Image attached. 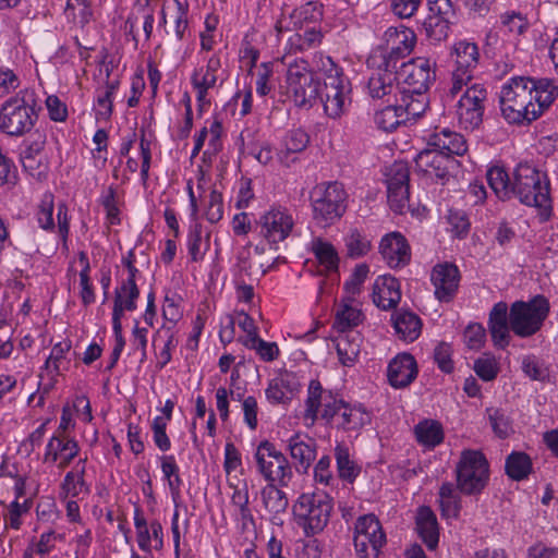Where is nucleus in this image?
Masks as SVG:
<instances>
[{"label":"nucleus","instance_id":"f257e3e1","mask_svg":"<svg viewBox=\"0 0 558 558\" xmlns=\"http://www.w3.org/2000/svg\"><path fill=\"white\" fill-rule=\"evenodd\" d=\"M558 97L554 80L514 77L500 92L499 102L502 117L510 124H530Z\"/></svg>","mask_w":558,"mask_h":558},{"label":"nucleus","instance_id":"f03ea898","mask_svg":"<svg viewBox=\"0 0 558 558\" xmlns=\"http://www.w3.org/2000/svg\"><path fill=\"white\" fill-rule=\"evenodd\" d=\"M512 196L526 206L538 208L543 221L550 218L553 207L549 196V181L546 173L541 172L534 166L527 162L518 165L511 184Z\"/></svg>","mask_w":558,"mask_h":558},{"label":"nucleus","instance_id":"7ed1b4c3","mask_svg":"<svg viewBox=\"0 0 558 558\" xmlns=\"http://www.w3.org/2000/svg\"><path fill=\"white\" fill-rule=\"evenodd\" d=\"M404 87L400 88V96L408 99L405 109L413 110V114H423L428 107L427 90L435 80L432 62L426 58H416L401 65Z\"/></svg>","mask_w":558,"mask_h":558},{"label":"nucleus","instance_id":"20e7f679","mask_svg":"<svg viewBox=\"0 0 558 558\" xmlns=\"http://www.w3.org/2000/svg\"><path fill=\"white\" fill-rule=\"evenodd\" d=\"M332 510V498L326 490H311L301 494L293 506L298 524L307 537L322 532Z\"/></svg>","mask_w":558,"mask_h":558},{"label":"nucleus","instance_id":"39448f33","mask_svg":"<svg viewBox=\"0 0 558 558\" xmlns=\"http://www.w3.org/2000/svg\"><path fill=\"white\" fill-rule=\"evenodd\" d=\"M286 84L288 97L299 108L310 109L320 99V81L304 59L288 65Z\"/></svg>","mask_w":558,"mask_h":558},{"label":"nucleus","instance_id":"423d86ee","mask_svg":"<svg viewBox=\"0 0 558 558\" xmlns=\"http://www.w3.org/2000/svg\"><path fill=\"white\" fill-rule=\"evenodd\" d=\"M347 192L339 182L320 183L312 192L313 219L323 227L338 221L347 210Z\"/></svg>","mask_w":558,"mask_h":558},{"label":"nucleus","instance_id":"0eeeda50","mask_svg":"<svg viewBox=\"0 0 558 558\" xmlns=\"http://www.w3.org/2000/svg\"><path fill=\"white\" fill-rule=\"evenodd\" d=\"M324 72V92L320 100L325 112L330 118H339L343 112L347 100L350 101L351 83L344 75L343 69L336 64L330 57L322 61Z\"/></svg>","mask_w":558,"mask_h":558},{"label":"nucleus","instance_id":"6e6552de","mask_svg":"<svg viewBox=\"0 0 558 558\" xmlns=\"http://www.w3.org/2000/svg\"><path fill=\"white\" fill-rule=\"evenodd\" d=\"M549 308V302L543 295H536L527 302H514L509 313L511 330L521 338L535 335L547 318Z\"/></svg>","mask_w":558,"mask_h":558},{"label":"nucleus","instance_id":"1a4fd4ad","mask_svg":"<svg viewBox=\"0 0 558 558\" xmlns=\"http://www.w3.org/2000/svg\"><path fill=\"white\" fill-rule=\"evenodd\" d=\"M38 116L23 97H11L0 109V131L9 136H22L33 129Z\"/></svg>","mask_w":558,"mask_h":558},{"label":"nucleus","instance_id":"9d476101","mask_svg":"<svg viewBox=\"0 0 558 558\" xmlns=\"http://www.w3.org/2000/svg\"><path fill=\"white\" fill-rule=\"evenodd\" d=\"M259 472L269 482L270 488L276 485L288 486L292 470L284 454L277 450L268 440L262 441L255 453Z\"/></svg>","mask_w":558,"mask_h":558},{"label":"nucleus","instance_id":"9b49d317","mask_svg":"<svg viewBox=\"0 0 558 558\" xmlns=\"http://www.w3.org/2000/svg\"><path fill=\"white\" fill-rule=\"evenodd\" d=\"M458 488H485L489 481V464L480 450L466 449L461 452L457 465Z\"/></svg>","mask_w":558,"mask_h":558},{"label":"nucleus","instance_id":"f8f14e48","mask_svg":"<svg viewBox=\"0 0 558 558\" xmlns=\"http://www.w3.org/2000/svg\"><path fill=\"white\" fill-rule=\"evenodd\" d=\"M386 535L374 514L360 517L355 523L354 547L360 558H377Z\"/></svg>","mask_w":558,"mask_h":558},{"label":"nucleus","instance_id":"ddd939ff","mask_svg":"<svg viewBox=\"0 0 558 558\" xmlns=\"http://www.w3.org/2000/svg\"><path fill=\"white\" fill-rule=\"evenodd\" d=\"M487 90L481 84L468 87L457 105V117L464 130H474L483 122Z\"/></svg>","mask_w":558,"mask_h":558},{"label":"nucleus","instance_id":"4468645a","mask_svg":"<svg viewBox=\"0 0 558 558\" xmlns=\"http://www.w3.org/2000/svg\"><path fill=\"white\" fill-rule=\"evenodd\" d=\"M410 170L405 162H395L387 173V197L390 208L402 214L409 205Z\"/></svg>","mask_w":558,"mask_h":558},{"label":"nucleus","instance_id":"2eb2a0df","mask_svg":"<svg viewBox=\"0 0 558 558\" xmlns=\"http://www.w3.org/2000/svg\"><path fill=\"white\" fill-rule=\"evenodd\" d=\"M293 226L294 221L286 210L270 209L256 221L255 229L269 244H277L289 236Z\"/></svg>","mask_w":558,"mask_h":558},{"label":"nucleus","instance_id":"dca6fc26","mask_svg":"<svg viewBox=\"0 0 558 558\" xmlns=\"http://www.w3.org/2000/svg\"><path fill=\"white\" fill-rule=\"evenodd\" d=\"M367 63L369 66H376L367 82L369 96L373 99L386 98V102H390L391 97L398 98L397 90L400 93L398 72L378 64L375 57L368 59Z\"/></svg>","mask_w":558,"mask_h":558},{"label":"nucleus","instance_id":"f3484780","mask_svg":"<svg viewBox=\"0 0 558 558\" xmlns=\"http://www.w3.org/2000/svg\"><path fill=\"white\" fill-rule=\"evenodd\" d=\"M379 253L390 268H401L411 262V247L405 236L398 231L384 235L379 243Z\"/></svg>","mask_w":558,"mask_h":558},{"label":"nucleus","instance_id":"a211bd4d","mask_svg":"<svg viewBox=\"0 0 558 558\" xmlns=\"http://www.w3.org/2000/svg\"><path fill=\"white\" fill-rule=\"evenodd\" d=\"M430 280L435 287V296L440 302H450L459 288L460 271L451 263L437 264L434 266Z\"/></svg>","mask_w":558,"mask_h":558},{"label":"nucleus","instance_id":"6ab92c4d","mask_svg":"<svg viewBox=\"0 0 558 558\" xmlns=\"http://www.w3.org/2000/svg\"><path fill=\"white\" fill-rule=\"evenodd\" d=\"M134 526L140 549L150 554L153 549L159 551L163 548V531L160 522L154 520L148 523L140 508H135L134 511Z\"/></svg>","mask_w":558,"mask_h":558},{"label":"nucleus","instance_id":"aec40b11","mask_svg":"<svg viewBox=\"0 0 558 558\" xmlns=\"http://www.w3.org/2000/svg\"><path fill=\"white\" fill-rule=\"evenodd\" d=\"M404 104H408V99L399 96L396 98L395 104H390L386 106L380 111L375 114V123L376 125L386 132H391L396 130L401 123H407L409 121H414L421 118L423 114H413V110L404 108Z\"/></svg>","mask_w":558,"mask_h":558},{"label":"nucleus","instance_id":"412c9836","mask_svg":"<svg viewBox=\"0 0 558 558\" xmlns=\"http://www.w3.org/2000/svg\"><path fill=\"white\" fill-rule=\"evenodd\" d=\"M454 159L433 147L422 150L415 158V166L430 179L444 180L449 175V168Z\"/></svg>","mask_w":558,"mask_h":558},{"label":"nucleus","instance_id":"4be33fe9","mask_svg":"<svg viewBox=\"0 0 558 558\" xmlns=\"http://www.w3.org/2000/svg\"><path fill=\"white\" fill-rule=\"evenodd\" d=\"M300 388L296 375L284 371L269 381L265 393L271 404H286L294 398Z\"/></svg>","mask_w":558,"mask_h":558},{"label":"nucleus","instance_id":"5701e85b","mask_svg":"<svg viewBox=\"0 0 558 558\" xmlns=\"http://www.w3.org/2000/svg\"><path fill=\"white\" fill-rule=\"evenodd\" d=\"M417 364L410 353L398 354L388 365L389 384L395 388L408 387L417 376Z\"/></svg>","mask_w":558,"mask_h":558},{"label":"nucleus","instance_id":"b1692460","mask_svg":"<svg viewBox=\"0 0 558 558\" xmlns=\"http://www.w3.org/2000/svg\"><path fill=\"white\" fill-rule=\"evenodd\" d=\"M140 289L133 279H124L114 291L112 323H121L124 312L136 310Z\"/></svg>","mask_w":558,"mask_h":558},{"label":"nucleus","instance_id":"393cba45","mask_svg":"<svg viewBox=\"0 0 558 558\" xmlns=\"http://www.w3.org/2000/svg\"><path fill=\"white\" fill-rule=\"evenodd\" d=\"M401 300L400 282L397 278L385 275L374 283L373 302L381 310L395 308Z\"/></svg>","mask_w":558,"mask_h":558},{"label":"nucleus","instance_id":"a878e982","mask_svg":"<svg viewBox=\"0 0 558 558\" xmlns=\"http://www.w3.org/2000/svg\"><path fill=\"white\" fill-rule=\"evenodd\" d=\"M78 453L77 442L66 435L56 434L48 442L45 462L59 461L60 466L68 465Z\"/></svg>","mask_w":558,"mask_h":558},{"label":"nucleus","instance_id":"bb28decb","mask_svg":"<svg viewBox=\"0 0 558 558\" xmlns=\"http://www.w3.org/2000/svg\"><path fill=\"white\" fill-rule=\"evenodd\" d=\"M428 146L449 157L453 155L462 156L468 151L463 135L449 129H441L439 132L436 131L429 135Z\"/></svg>","mask_w":558,"mask_h":558},{"label":"nucleus","instance_id":"cd10ccee","mask_svg":"<svg viewBox=\"0 0 558 558\" xmlns=\"http://www.w3.org/2000/svg\"><path fill=\"white\" fill-rule=\"evenodd\" d=\"M288 449L291 458L295 461L296 470L306 473L316 457L315 440L295 434L289 439Z\"/></svg>","mask_w":558,"mask_h":558},{"label":"nucleus","instance_id":"c85d7f7f","mask_svg":"<svg viewBox=\"0 0 558 558\" xmlns=\"http://www.w3.org/2000/svg\"><path fill=\"white\" fill-rule=\"evenodd\" d=\"M416 530L428 549H436L439 542V530L436 515L429 507L422 506L418 508L416 514Z\"/></svg>","mask_w":558,"mask_h":558},{"label":"nucleus","instance_id":"c756f323","mask_svg":"<svg viewBox=\"0 0 558 558\" xmlns=\"http://www.w3.org/2000/svg\"><path fill=\"white\" fill-rule=\"evenodd\" d=\"M396 333L400 339L413 342L418 338L422 330L421 318L407 310H398L391 316Z\"/></svg>","mask_w":558,"mask_h":558},{"label":"nucleus","instance_id":"7c9ffc66","mask_svg":"<svg viewBox=\"0 0 558 558\" xmlns=\"http://www.w3.org/2000/svg\"><path fill=\"white\" fill-rule=\"evenodd\" d=\"M456 68L454 70L471 74L478 64V48L474 43L459 41L454 45Z\"/></svg>","mask_w":558,"mask_h":558},{"label":"nucleus","instance_id":"2f4dec72","mask_svg":"<svg viewBox=\"0 0 558 558\" xmlns=\"http://www.w3.org/2000/svg\"><path fill=\"white\" fill-rule=\"evenodd\" d=\"M293 27L302 29L307 25H319L323 20V4L308 1L290 13Z\"/></svg>","mask_w":558,"mask_h":558},{"label":"nucleus","instance_id":"473e14b6","mask_svg":"<svg viewBox=\"0 0 558 558\" xmlns=\"http://www.w3.org/2000/svg\"><path fill=\"white\" fill-rule=\"evenodd\" d=\"M312 252L319 266L324 267L322 274L337 271L339 267V255L335 246L322 238L312 241Z\"/></svg>","mask_w":558,"mask_h":558},{"label":"nucleus","instance_id":"72a5a7b5","mask_svg":"<svg viewBox=\"0 0 558 558\" xmlns=\"http://www.w3.org/2000/svg\"><path fill=\"white\" fill-rule=\"evenodd\" d=\"M414 434L418 444L434 448L444 441L441 424L435 420H424L415 425Z\"/></svg>","mask_w":558,"mask_h":558},{"label":"nucleus","instance_id":"f704fd0d","mask_svg":"<svg viewBox=\"0 0 558 558\" xmlns=\"http://www.w3.org/2000/svg\"><path fill=\"white\" fill-rule=\"evenodd\" d=\"M331 398V392L323 389L318 380H311L308 385L306 409L304 413L305 420H311L314 423L319 413V409L324 405L325 401Z\"/></svg>","mask_w":558,"mask_h":558},{"label":"nucleus","instance_id":"c9c22d12","mask_svg":"<svg viewBox=\"0 0 558 558\" xmlns=\"http://www.w3.org/2000/svg\"><path fill=\"white\" fill-rule=\"evenodd\" d=\"M335 458L338 476L348 484H353L361 472V468L351 459L348 447L340 444L337 445L335 448Z\"/></svg>","mask_w":558,"mask_h":558},{"label":"nucleus","instance_id":"e433bc0d","mask_svg":"<svg viewBox=\"0 0 558 558\" xmlns=\"http://www.w3.org/2000/svg\"><path fill=\"white\" fill-rule=\"evenodd\" d=\"M505 470L510 478L524 480L532 471V460L525 452L513 451L506 459Z\"/></svg>","mask_w":558,"mask_h":558},{"label":"nucleus","instance_id":"4c0bfd02","mask_svg":"<svg viewBox=\"0 0 558 558\" xmlns=\"http://www.w3.org/2000/svg\"><path fill=\"white\" fill-rule=\"evenodd\" d=\"M487 182L496 196L501 201L511 198V184L508 172L502 167H492L488 169Z\"/></svg>","mask_w":558,"mask_h":558},{"label":"nucleus","instance_id":"58836bf2","mask_svg":"<svg viewBox=\"0 0 558 558\" xmlns=\"http://www.w3.org/2000/svg\"><path fill=\"white\" fill-rule=\"evenodd\" d=\"M203 230L199 223L190 228L186 246L191 260L194 263L203 260L206 252L209 250V234L203 238Z\"/></svg>","mask_w":558,"mask_h":558},{"label":"nucleus","instance_id":"ea45409f","mask_svg":"<svg viewBox=\"0 0 558 558\" xmlns=\"http://www.w3.org/2000/svg\"><path fill=\"white\" fill-rule=\"evenodd\" d=\"M310 143V135L302 129L290 131L284 137V149L279 153V159L289 166V156L303 151Z\"/></svg>","mask_w":558,"mask_h":558},{"label":"nucleus","instance_id":"a19ab883","mask_svg":"<svg viewBox=\"0 0 558 558\" xmlns=\"http://www.w3.org/2000/svg\"><path fill=\"white\" fill-rule=\"evenodd\" d=\"M221 69V59L215 53L213 54L206 64V68L195 69L191 76V83L204 85L214 88L217 84L218 76L217 72Z\"/></svg>","mask_w":558,"mask_h":558},{"label":"nucleus","instance_id":"79ce46f5","mask_svg":"<svg viewBox=\"0 0 558 558\" xmlns=\"http://www.w3.org/2000/svg\"><path fill=\"white\" fill-rule=\"evenodd\" d=\"M339 361L344 366H351L357 360L361 352L360 337L340 336L336 343Z\"/></svg>","mask_w":558,"mask_h":558},{"label":"nucleus","instance_id":"37998d69","mask_svg":"<svg viewBox=\"0 0 558 558\" xmlns=\"http://www.w3.org/2000/svg\"><path fill=\"white\" fill-rule=\"evenodd\" d=\"M384 38L386 41V46H395L397 48H404L405 50L412 51L415 43L416 36L414 32L408 27H389L385 34Z\"/></svg>","mask_w":558,"mask_h":558},{"label":"nucleus","instance_id":"c03bdc74","mask_svg":"<svg viewBox=\"0 0 558 558\" xmlns=\"http://www.w3.org/2000/svg\"><path fill=\"white\" fill-rule=\"evenodd\" d=\"M450 24L451 19L428 13L423 22V28L428 39L433 41H441L448 37Z\"/></svg>","mask_w":558,"mask_h":558},{"label":"nucleus","instance_id":"a18cd8bd","mask_svg":"<svg viewBox=\"0 0 558 558\" xmlns=\"http://www.w3.org/2000/svg\"><path fill=\"white\" fill-rule=\"evenodd\" d=\"M499 23L501 28L507 33L515 34L518 36L524 35L530 27V22L526 15L514 10H508L501 13L499 15Z\"/></svg>","mask_w":558,"mask_h":558},{"label":"nucleus","instance_id":"49530a36","mask_svg":"<svg viewBox=\"0 0 558 558\" xmlns=\"http://www.w3.org/2000/svg\"><path fill=\"white\" fill-rule=\"evenodd\" d=\"M342 410L341 427L344 430H356L371 421L369 414L361 407H351L345 403Z\"/></svg>","mask_w":558,"mask_h":558},{"label":"nucleus","instance_id":"de8ad7c7","mask_svg":"<svg viewBox=\"0 0 558 558\" xmlns=\"http://www.w3.org/2000/svg\"><path fill=\"white\" fill-rule=\"evenodd\" d=\"M363 320V313L351 306L349 303H343L337 311L335 325L341 331L344 332L353 327H356Z\"/></svg>","mask_w":558,"mask_h":558},{"label":"nucleus","instance_id":"09e8293b","mask_svg":"<svg viewBox=\"0 0 558 558\" xmlns=\"http://www.w3.org/2000/svg\"><path fill=\"white\" fill-rule=\"evenodd\" d=\"M80 262L83 264V268L80 271V287H81L80 296H81L82 303L85 306H88L95 302V292H94V288H93V284L90 282V277H89V271H90L89 262L84 252L80 253Z\"/></svg>","mask_w":558,"mask_h":558},{"label":"nucleus","instance_id":"8fccbe9b","mask_svg":"<svg viewBox=\"0 0 558 558\" xmlns=\"http://www.w3.org/2000/svg\"><path fill=\"white\" fill-rule=\"evenodd\" d=\"M345 246L349 257L359 258L371 251L372 244L357 229H353L345 238Z\"/></svg>","mask_w":558,"mask_h":558},{"label":"nucleus","instance_id":"3c124183","mask_svg":"<svg viewBox=\"0 0 558 558\" xmlns=\"http://www.w3.org/2000/svg\"><path fill=\"white\" fill-rule=\"evenodd\" d=\"M461 490H440L439 506L445 519H457L461 510Z\"/></svg>","mask_w":558,"mask_h":558},{"label":"nucleus","instance_id":"603ef678","mask_svg":"<svg viewBox=\"0 0 558 558\" xmlns=\"http://www.w3.org/2000/svg\"><path fill=\"white\" fill-rule=\"evenodd\" d=\"M244 345L251 350H255L260 360L264 362H272L278 359L280 350L276 342H268L264 339L252 338L244 341Z\"/></svg>","mask_w":558,"mask_h":558},{"label":"nucleus","instance_id":"864d4df0","mask_svg":"<svg viewBox=\"0 0 558 558\" xmlns=\"http://www.w3.org/2000/svg\"><path fill=\"white\" fill-rule=\"evenodd\" d=\"M323 33L319 25H312L304 29L303 34H295L290 39L292 45H296L299 50H306L320 45Z\"/></svg>","mask_w":558,"mask_h":558},{"label":"nucleus","instance_id":"5fc2aeb1","mask_svg":"<svg viewBox=\"0 0 558 558\" xmlns=\"http://www.w3.org/2000/svg\"><path fill=\"white\" fill-rule=\"evenodd\" d=\"M119 84V81H108L104 88L97 90V105L100 108L98 114L105 119H109L112 114V96Z\"/></svg>","mask_w":558,"mask_h":558},{"label":"nucleus","instance_id":"6e6d98bb","mask_svg":"<svg viewBox=\"0 0 558 558\" xmlns=\"http://www.w3.org/2000/svg\"><path fill=\"white\" fill-rule=\"evenodd\" d=\"M54 197L52 193H45L40 199L37 210V220L39 226L45 230H52L54 227L53 221Z\"/></svg>","mask_w":558,"mask_h":558},{"label":"nucleus","instance_id":"4d7b16f0","mask_svg":"<svg viewBox=\"0 0 558 558\" xmlns=\"http://www.w3.org/2000/svg\"><path fill=\"white\" fill-rule=\"evenodd\" d=\"M450 231L459 239H464L471 229V222L465 211L450 209L447 216Z\"/></svg>","mask_w":558,"mask_h":558},{"label":"nucleus","instance_id":"13d9d810","mask_svg":"<svg viewBox=\"0 0 558 558\" xmlns=\"http://www.w3.org/2000/svg\"><path fill=\"white\" fill-rule=\"evenodd\" d=\"M487 413L494 433L501 439L507 438L512 429L509 417L500 409H487Z\"/></svg>","mask_w":558,"mask_h":558},{"label":"nucleus","instance_id":"bf43d9fd","mask_svg":"<svg viewBox=\"0 0 558 558\" xmlns=\"http://www.w3.org/2000/svg\"><path fill=\"white\" fill-rule=\"evenodd\" d=\"M65 13L82 26L87 24L92 17L90 7L85 0H68Z\"/></svg>","mask_w":558,"mask_h":558},{"label":"nucleus","instance_id":"052dcab7","mask_svg":"<svg viewBox=\"0 0 558 558\" xmlns=\"http://www.w3.org/2000/svg\"><path fill=\"white\" fill-rule=\"evenodd\" d=\"M71 349V341L65 340L53 345L50 355L45 362L44 368H52L54 375L60 374V364Z\"/></svg>","mask_w":558,"mask_h":558},{"label":"nucleus","instance_id":"680f3d73","mask_svg":"<svg viewBox=\"0 0 558 558\" xmlns=\"http://www.w3.org/2000/svg\"><path fill=\"white\" fill-rule=\"evenodd\" d=\"M262 496L265 507L274 513L284 511L289 505L284 490H262Z\"/></svg>","mask_w":558,"mask_h":558},{"label":"nucleus","instance_id":"e2e57ef3","mask_svg":"<svg viewBox=\"0 0 558 558\" xmlns=\"http://www.w3.org/2000/svg\"><path fill=\"white\" fill-rule=\"evenodd\" d=\"M473 368L476 375L485 381L495 379L499 372L498 363L494 357L477 359L474 362Z\"/></svg>","mask_w":558,"mask_h":558},{"label":"nucleus","instance_id":"0e129e2a","mask_svg":"<svg viewBox=\"0 0 558 558\" xmlns=\"http://www.w3.org/2000/svg\"><path fill=\"white\" fill-rule=\"evenodd\" d=\"M523 373L533 380H545L548 377V371L534 355H526L522 360Z\"/></svg>","mask_w":558,"mask_h":558},{"label":"nucleus","instance_id":"69168bd1","mask_svg":"<svg viewBox=\"0 0 558 558\" xmlns=\"http://www.w3.org/2000/svg\"><path fill=\"white\" fill-rule=\"evenodd\" d=\"M23 168L32 177L41 180L47 175V166L43 162L41 156H34L28 154L21 155Z\"/></svg>","mask_w":558,"mask_h":558},{"label":"nucleus","instance_id":"338daca9","mask_svg":"<svg viewBox=\"0 0 558 558\" xmlns=\"http://www.w3.org/2000/svg\"><path fill=\"white\" fill-rule=\"evenodd\" d=\"M205 216L210 223L220 221L223 216L222 195L215 189L211 190L209 194V201L206 207Z\"/></svg>","mask_w":558,"mask_h":558},{"label":"nucleus","instance_id":"774afa93","mask_svg":"<svg viewBox=\"0 0 558 558\" xmlns=\"http://www.w3.org/2000/svg\"><path fill=\"white\" fill-rule=\"evenodd\" d=\"M452 349L449 343L440 342L434 350V360L438 367L447 374L453 371V361L451 359Z\"/></svg>","mask_w":558,"mask_h":558}]
</instances>
